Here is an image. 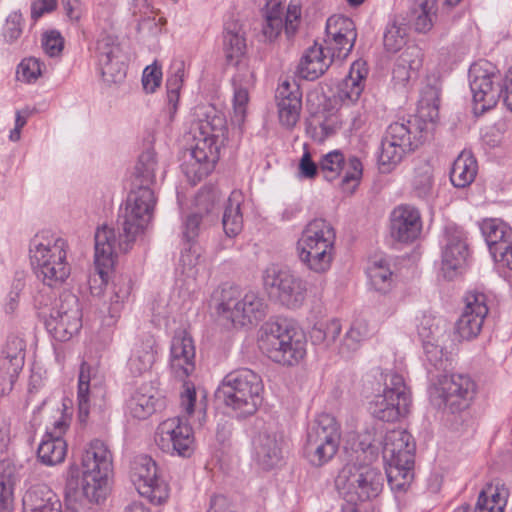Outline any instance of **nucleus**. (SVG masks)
Instances as JSON below:
<instances>
[{
	"instance_id": "nucleus-1",
	"label": "nucleus",
	"mask_w": 512,
	"mask_h": 512,
	"mask_svg": "<svg viewBox=\"0 0 512 512\" xmlns=\"http://www.w3.org/2000/svg\"><path fill=\"white\" fill-rule=\"evenodd\" d=\"M157 166L156 153L152 148L140 154L134 170L137 189L129 193L124 207H120L116 230L103 226L95 233L94 263L101 284L107 283L114 256L127 253L152 219L156 198L150 185L155 181Z\"/></svg>"
},
{
	"instance_id": "nucleus-2",
	"label": "nucleus",
	"mask_w": 512,
	"mask_h": 512,
	"mask_svg": "<svg viewBox=\"0 0 512 512\" xmlns=\"http://www.w3.org/2000/svg\"><path fill=\"white\" fill-rule=\"evenodd\" d=\"M81 465V477L77 466L69 467L66 495L75 500L84 498L99 503L105 499L108 477L113 470L112 453L103 441L92 440L84 451Z\"/></svg>"
},
{
	"instance_id": "nucleus-3",
	"label": "nucleus",
	"mask_w": 512,
	"mask_h": 512,
	"mask_svg": "<svg viewBox=\"0 0 512 512\" xmlns=\"http://www.w3.org/2000/svg\"><path fill=\"white\" fill-rule=\"evenodd\" d=\"M225 130V119L216 112L199 120L193 135L195 143L189 148L190 160L183 164L189 180L199 182L214 169L219 159L218 139L224 136Z\"/></svg>"
},
{
	"instance_id": "nucleus-4",
	"label": "nucleus",
	"mask_w": 512,
	"mask_h": 512,
	"mask_svg": "<svg viewBox=\"0 0 512 512\" xmlns=\"http://www.w3.org/2000/svg\"><path fill=\"white\" fill-rule=\"evenodd\" d=\"M68 244L60 237L35 235L30 241V260L36 277L46 286L60 287L69 277Z\"/></svg>"
},
{
	"instance_id": "nucleus-5",
	"label": "nucleus",
	"mask_w": 512,
	"mask_h": 512,
	"mask_svg": "<svg viewBox=\"0 0 512 512\" xmlns=\"http://www.w3.org/2000/svg\"><path fill=\"white\" fill-rule=\"evenodd\" d=\"M336 233L325 219H313L302 231L296 243L299 261L310 271L326 273L335 257Z\"/></svg>"
},
{
	"instance_id": "nucleus-6",
	"label": "nucleus",
	"mask_w": 512,
	"mask_h": 512,
	"mask_svg": "<svg viewBox=\"0 0 512 512\" xmlns=\"http://www.w3.org/2000/svg\"><path fill=\"white\" fill-rule=\"evenodd\" d=\"M262 392L261 377L248 368H242L224 377L216 395L226 406L246 416L257 411L263 400Z\"/></svg>"
},
{
	"instance_id": "nucleus-7",
	"label": "nucleus",
	"mask_w": 512,
	"mask_h": 512,
	"mask_svg": "<svg viewBox=\"0 0 512 512\" xmlns=\"http://www.w3.org/2000/svg\"><path fill=\"white\" fill-rule=\"evenodd\" d=\"M428 133L425 127L412 120L391 123L381 140L378 153V167L382 173H390L406 153L414 151Z\"/></svg>"
},
{
	"instance_id": "nucleus-8",
	"label": "nucleus",
	"mask_w": 512,
	"mask_h": 512,
	"mask_svg": "<svg viewBox=\"0 0 512 512\" xmlns=\"http://www.w3.org/2000/svg\"><path fill=\"white\" fill-rule=\"evenodd\" d=\"M268 305L259 293L248 291L241 296L238 287L223 285L217 295V313L234 326L256 325L267 313Z\"/></svg>"
},
{
	"instance_id": "nucleus-9",
	"label": "nucleus",
	"mask_w": 512,
	"mask_h": 512,
	"mask_svg": "<svg viewBox=\"0 0 512 512\" xmlns=\"http://www.w3.org/2000/svg\"><path fill=\"white\" fill-rule=\"evenodd\" d=\"M259 347L273 362L288 366L297 364L306 353L303 333L286 323L267 324Z\"/></svg>"
},
{
	"instance_id": "nucleus-10",
	"label": "nucleus",
	"mask_w": 512,
	"mask_h": 512,
	"mask_svg": "<svg viewBox=\"0 0 512 512\" xmlns=\"http://www.w3.org/2000/svg\"><path fill=\"white\" fill-rule=\"evenodd\" d=\"M381 471L368 463H348L339 472L335 485L347 503L376 498L383 488Z\"/></svg>"
},
{
	"instance_id": "nucleus-11",
	"label": "nucleus",
	"mask_w": 512,
	"mask_h": 512,
	"mask_svg": "<svg viewBox=\"0 0 512 512\" xmlns=\"http://www.w3.org/2000/svg\"><path fill=\"white\" fill-rule=\"evenodd\" d=\"M340 440V424L331 414L322 413L308 428L305 456L313 466L321 467L335 456Z\"/></svg>"
},
{
	"instance_id": "nucleus-12",
	"label": "nucleus",
	"mask_w": 512,
	"mask_h": 512,
	"mask_svg": "<svg viewBox=\"0 0 512 512\" xmlns=\"http://www.w3.org/2000/svg\"><path fill=\"white\" fill-rule=\"evenodd\" d=\"M384 385L383 393L377 395L371 404V412L378 420L395 422L409 412L410 394L400 374H386Z\"/></svg>"
},
{
	"instance_id": "nucleus-13",
	"label": "nucleus",
	"mask_w": 512,
	"mask_h": 512,
	"mask_svg": "<svg viewBox=\"0 0 512 512\" xmlns=\"http://www.w3.org/2000/svg\"><path fill=\"white\" fill-rule=\"evenodd\" d=\"M262 279L264 288L287 309L296 310L305 303L307 285L299 276L270 265L264 270Z\"/></svg>"
},
{
	"instance_id": "nucleus-14",
	"label": "nucleus",
	"mask_w": 512,
	"mask_h": 512,
	"mask_svg": "<svg viewBox=\"0 0 512 512\" xmlns=\"http://www.w3.org/2000/svg\"><path fill=\"white\" fill-rule=\"evenodd\" d=\"M45 326L54 339L70 340L82 327V311L79 299L71 292H63L59 303L51 310Z\"/></svg>"
},
{
	"instance_id": "nucleus-15",
	"label": "nucleus",
	"mask_w": 512,
	"mask_h": 512,
	"mask_svg": "<svg viewBox=\"0 0 512 512\" xmlns=\"http://www.w3.org/2000/svg\"><path fill=\"white\" fill-rule=\"evenodd\" d=\"M130 477L138 493L151 503L162 504L168 499V485L160 478L157 464L150 456L139 455L134 458Z\"/></svg>"
},
{
	"instance_id": "nucleus-16",
	"label": "nucleus",
	"mask_w": 512,
	"mask_h": 512,
	"mask_svg": "<svg viewBox=\"0 0 512 512\" xmlns=\"http://www.w3.org/2000/svg\"><path fill=\"white\" fill-rule=\"evenodd\" d=\"M470 89L473 94L474 113L482 115L495 107L504 95L500 74L475 65L470 69Z\"/></svg>"
},
{
	"instance_id": "nucleus-17",
	"label": "nucleus",
	"mask_w": 512,
	"mask_h": 512,
	"mask_svg": "<svg viewBox=\"0 0 512 512\" xmlns=\"http://www.w3.org/2000/svg\"><path fill=\"white\" fill-rule=\"evenodd\" d=\"M155 442L165 453L190 457L194 450L193 429L179 416L166 419L156 430Z\"/></svg>"
},
{
	"instance_id": "nucleus-18",
	"label": "nucleus",
	"mask_w": 512,
	"mask_h": 512,
	"mask_svg": "<svg viewBox=\"0 0 512 512\" xmlns=\"http://www.w3.org/2000/svg\"><path fill=\"white\" fill-rule=\"evenodd\" d=\"M301 16V10L296 5H289L287 9L281 3L269 2L267 10L261 23L260 40L273 42L285 29L288 37L292 36Z\"/></svg>"
},
{
	"instance_id": "nucleus-19",
	"label": "nucleus",
	"mask_w": 512,
	"mask_h": 512,
	"mask_svg": "<svg viewBox=\"0 0 512 512\" xmlns=\"http://www.w3.org/2000/svg\"><path fill=\"white\" fill-rule=\"evenodd\" d=\"M438 390L452 412L467 408L476 394V383L467 374H435Z\"/></svg>"
},
{
	"instance_id": "nucleus-20",
	"label": "nucleus",
	"mask_w": 512,
	"mask_h": 512,
	"mask_svg": "<svg viewBox=\"0 0 512 512\" xmlns=\"http://www.w3.org/2000/svg\"><path fill=\"white\" fill-rule=\"evenodd\" d=\"M487 297L478 291H469L465 297L464 310L456 322V333L462 340H471L481 332L488 314Z\"/></svg>"
},
{
	"instance_id": "nucleus-21",
	"label": "nucleus",
	"mask_w": 512,
	"mask_h": 512,
	"mask_svg": "<svg viewBox=\"0 0 512 512\" xmlns=\"http://www.w3.org/2000/svg\"><path fill=\"white\" fill-rule=\"evenodd\" d=\"M357 31L352 19L333 15L326 22V50L333 51L337 59H345L352 51Z\"/></svg>"
},
{
	"instance_id": "nucleus-22",
	"label": "nucleus",
	"mask_w": 512,
	"mask_h": 512,
	"mask_svg": "<svg viewBox=\"0 0 512 512\" xmlns=\"http://www.w3.org/2000/svg\"><path fill=\"white\" fill-rule=\"evenodd\" d=\"M445 245L442 252V270L448 279H453L462 269L468 257V246L464 231L456 225L445 228Z\"/></svg>"
},
{
	"instance_id": "nucleus-23",
	"label": "nucleus",
	"mask_w": 512,
	"mask_h": 512,
	"mask_svg": "<svg viewBox=\"0 0 512 512\" xmlns=\"http://www.w3.org/2000/svg\"><path fill=\"white\" fill-rule=\"evenodd\" d=\"M170 368L173 375L185 380L195 371V345L185 330L176 331L170 348Z\"/></svg>"
},
{
	"instance_id": "nucleus-24",
	"label": "nucleus",
	"mask_w": 512,
	"mask_h": 512,
	"mask_svg": "<svg viewBox=\"0 0 512 512\" xmlns=\"http://www.w3.org/2000/svg\"><path fill=\"white\" fill-rule=\"evenodd\" d=\"M421 230V215L415 207L400 205L392 211L390 233L396 241L411 243L419 237Z\"/></svg>"
},
{
	"instance_id": "nucleus-25",
	"label": "nucleus",
	"mask_w": 512,
	"mask_h": 512,
	"mask_svg": "<svg viewBox=\"0 0 512 512\" xmlns=\"http://www.w3.org/2000/svg\"><path fill=\"white\" fill-rule=\"evenodd\" d=\"M416 445L410 433L403 429L388 431L382 442V454L386 463L414 465Z\"/></svg>"
},
{
	"instance_id": "nucleus-26",
	"label": "nucleus",
	"mask_w": 512,
	"mask_h": 512,
	"mask_svg": "<svg viewBox=\"0 0 512 512\" xmlns=\"http://www.w3.org/2000/svg\"><path fill=\"white\" fill-rule=\"evenodd\" d=\"M275 98L280 123L288 129L293 128L299 121L302 109V93L299 86L294 80H285L278 86Z\"/></svg>"
},
{
	"instance_id": "nucleus-27",
	"label": "nucleus",
	"mask_w": 512,
	"mask_h": 512,
	"mask_svg": "<svg viewBox=\"0 0 512 512\" xmlns=\"http://www.w3.org/2000/svg\"><path fill=\"white\" fill-rule=\"evenodd\" d=\"M333 51H327L326 47L315 43L309 47L302 56L298 65L300 77L313 81L322 76L330 67L334 59Z\"/></svg>"
},
{
	"instance_id": "nucleus-28",
	"label": "nucleus",
	"mask_w": 512,
	"mask_h": 512,
	"mask_svg": "<svg viewBox=\"0 0 512 512\" xmlns=\"http://www.w3.org/2000/svg\"><path fill=\"white\" fill-rule=\"evenodd\" d=\"M120 46L112 35H104L97 42L98 61L103 76L116 81L125 75L123 63L119 61Z\"/></svg>"
},
{
	"instance_id": "nucleus-29",
	"label": "nucleus",
	"mask_w": 512,
	"mask_h": 512,
	"mask_svg": "<svg viewBox=\"0 0 512 512\" xmlns=\"http://www.w3.org/2000/svg\"><path fill=\"white\" fill-rule=\"evenodd\" d=\"M438 332V328L432 331L426 326H422L419 329L426 361L431 366V368H428V371L432 377L434 376V371L437 374H443L451 365L447 354L444 353L443 347L439 344V338L436 335Z\"/></svg>"
},
{
	"instance_id": "nucleus-30",
	"label": "nucleus",
	"mask_w": 512,
	"mask_h": 512,
	"mask_svg": "<svg viewBox=\"0 0 512 512\" xmlns=\"http://www.w3.org/2000/svg\"><path fill=\"white\" fill-rule=\"evenodd\" d=\"M258 464L265 470L278 466L283 459L282 440L275 433L260 432L254 440Z\"/></svg>"
},
{
	"instance_id": "nucleus-31",
	"label": "nucleus",
	"mask_w": 512,
	"mask_h": 512,
	"mask_svg": "<svg viewBox=\"0 0 512 512\" xmlns=\"http://www.w3.org/2000/svg\"><path fill=\"white\" fill-rule=\"evenodd\" d=\"M22 501L24 512H62L58 496L46 484L30 487Z\"/></svg>"
},
{
	"instance_id": "nucleus-32",
	"label": "nucleus",
	"mask_w": 512,
	"mask_h": 512,
	"mask_svg": "<svg viewBox=\"0 0 512 512\" xmlns=\"http://www.w3.org/2000/svg\"><path fill=\"white\" fill-rule=\"evenodd\" d=\"M157 390L151 383H143L137 387L127 400L129 414L139 420L147 419L157 409L159 398Z\"/></svg>"
},
{
	"instance_id": "nucleus-33",
	"label": "nucleus",
	"mask_w": 512,
	"mask_h": 512,
	"mask_svg": "<svg viewBox=\"0 0 512 512\" xmlns=\"http://www.w3.org/2000/svg\"><path fill=\"white\" fill-rule=\"evenodd\" d=\"M157 355L156 340L150 335H144L137 342L128 360V369L134 376L148 372L155 363Z\"/></svg>"
},
{
	"instance_id": "nucleus-34",
	"label": "nucleus",
	"mask_w": 512,
	"mask_h": 512,
	"mask_svg": "<svg viewBox=\"0 0 512 512\" xmlns=\"http://www.w3.org/2000/svg\"><path fill=\"white\" fill-rule=\"evenodd\" d=\"M439 89L432 85H426L421 91V97L418 104V116L412 123L427 125L428 132L434 129V125L439 118Z\"/></svg>"
},
{
	"instance_id": "nucleus-35",
	"label": "nucleus",
	"mask_w": 512,
	"mask_h": 512,
	"mask_svg": "<svg viewBox=\"0 0 512 512\" xmlns=\"http://www.w3.org/2000/svg\"><path fill=\"white\" fill-rule=\"evenodd\" d=\"M422 66V53L417 46L407 47L399 56L393 69V80L406 85L410 79L416 77Z\"/></svg>"
},
{
	"instance_id": "nucleus-36",
	"label": "nucleus",
	"mask_w": 512,
	"mask_h": 512,
	"mask_svg": "<svg viewBox=\"0 0 512 512\" xmlns=\"http://www.w3.org/2000/svg\"><path fill=\"white\" fill-rule=\"evenodd\" d=\"M408 17L415 31L427 33L437 17V0H412Z\"/></svg>"
},
{
	"instance_id": "nucleus-37",
	"label": "nucleus",
	"mask_w": 512,
	"mask_h": 512,
	"mask_svg": "<svg viewBox=\"0 0 512 512\" xmlns=\"http://www.w3.org/2000/svg\"><path fill=\"white\" fill-rule=\"evenodd\" d=\"M477 174V162L469 152H462L454 160L450 180L455 187L465 188L475 179Z\"/></svg>"
},
{
	"instance_id": "nucleus-38",
	"label": "nucleus",
	"mask_w": 512,
	"mask_h": 512,
	"mask_svg": "<svg viewBox=\"0 0 512 512\" xmlns=\"http://www.w3.org/2000/svg\"><path fill=\"white\" fill-rule=\"evenodd\" d=\"M507 497L508 492L503 486L488 484L479 493L474 512H504Z\"/></svg>"
},
{
	"instance_id": "nucleus-39",
	"label": "nucleus",
	"mask_w": 512,
	"mask_h": 512,
	"mask_svg": "<svg viewBox=\"0 0 512 512\" xmlns=\"http://www.w3.org/2000/svg\"><path fill=\"white\" fill-rule=\"evenodd\" d=\"M67 452V444L63 438H53L45 434L41 441L37 456L45 465L53 466L64 461Z\"/></svg>"
},
{
	"instance_id": "nucleus-40",
	"label": "nucleus",
	"mask_w": 512,
	"mask_h": 512,
	"mask_svg": "<svg viewBox=\"0 0 512 512\" xmlns=\"http://www.w3.org/2000/svg\"><path fill=\"white\" fill-rule=\"evenodd\" d=\"M223 49L226 60L229 63L237 64L239 58L244 55L246 42L241 31V27L237 23L229 24L224 33Z\"/></svg>"
},
{
	"instance_id": "nucleus-41",
	"label": "nucleus",
	"mask_w": 512,
	"mask_h": 512,
	"mask_svg": "<svg viewBox=\"0 0 512 512\" xmlns=\"http://www.w3.org/2000/svg\"><path fill=\"white\" fill-rule=\"evenodd\" d=\"M434 169L429 161H422L414 171L412 190L416 197L429 199L433 195Z\"/></svg>"
},
{
	"instance_id": "nucleus-42",
	"label": "nucleus",
	"mask_w": 512,
	"mask_h": 512,
	"mask_svg": "<svg viewBox=\"0 0 512 512\" xmlns=\"http://www.w3.org/2000/svg\"><path fill=\"white\" fill-rule=\"evenodd\" d=\"M480 229L490 253H492V248L495 246L498 247L502 242L512 240V228L498 219L483 220Z\"/></svg>"
},
{
	"instance_id": "nucleus-43",
	"label": "nucleus",
	"mask_w": 512,
	"mask_h": 512,
	"mask_svg": "<svg viewBox=\"0 0 512 512\" xmlns=\"http://www.w3.org/2000/svg\"><path fill=\"white\" fill-rule=\"evenodd\" d=\"M222 224L225 234L228 237H235L243 228V216L240 209L239 195L233 192L228 198L225 207Z\"/></svg>"
},
{
	"instance_id": "nucleus-44",
	"label": "nucleus",
	"mask_w": 512,
	"mask_h": 512,
	"mask_svg": "<svg viewBox=\"0 0 512 512\" xmlns=\"http://www.w3.org/2000/svg\"><path fill=\"white\" fill-rule=\"evenodd\" d=\"M414 465H405L404 463H387L386 476L391 490L396 492H405L411 485L414 472Z\"/></svg>"
},
{
	"instance_id": "nucleus-45",
	"label": "nucleus",
	"mask_w": 512,
	"mask_h": 512,
	"mask_svg": "<svg viewBox=\"0 0 512 512\" xmlns=\"http://www.w3.org/2000/svg\"><path fill=\"white\" fill-rule=\"evenodd\" d=\"M377 427L366 425L358 434V448L365 454V460L372 462L378 458L381 442L376 438Z\"/></svg>"
},
{
	"instance_id": "nucleus-46",
	"label": "nucleus",
	"mask_w": 512,
	"mask_h": 512,
	"mask_svg": "<svg viewBox=\"0 0 512 512\" xmlns=\"http://www.w3.org/2000/svg\"><path fill=\"white\" fill-rule=\"evenodd\" d=\"M12 468L9 464H0V512H11L13 502Z\"/></svg>"
},
{
	"instance_id": "nucleus-47",
	"label": "nucleus",
	"mask_w": 512,
	"mask_h": 512,
	"mask_svg": "<svg viewBox=\"0 0 512 512\" xmlns=\"http://www.w3.org/2000/svg\"><path fill=\"white\" fill-rule=\"evenodd\" d=\"M345 158L342 152L335 150L322 156L319 161V169L323 177L332 181L336 179L344 169Z\"/></svg>"
},
{
	"instance_id": "nucleus-48",
	"label": "nucleus",
	"mask_w": 512,
	"mask_h": 512,
	"mask_svg": "<svg viewBox=\"0 0 512 512\" xmlns=\"http://www.w3.org/2000/svg\"><path fill=\"white\" fill-rule=\"evenodd\" d=\"M407 28L404 24H399L396 21L388 24L384 36L383 44L386 51L396 53L406 43Z\"/></svg>"
},
{
	"instance_id": "nucleus-49",
	"label": "nucleus",
	"mask_w": 512,
	"mask_h": 512,
	"mask_svg": "<svg viewBox=\"0 0 512 512\" xmlns=\"http://www.w3.org/2000/svg\"><path fill=\"white\" fill-rule=\"evenodd\" d=\"M369 277L377 291L386 293L390 290L393 282V273L383 261H375L369 267Z\"/></svg>"
},
{
	"instance_id": "nucleus-50",
	"label": "nucleus",
	"mask_w": 512,
	"mask_h": 512,
	"mask_svg": "<svg viewBox=\"0 0 512 512\" xmlns=\"http://www.w3.org/2000/svg\"><path fill=\"white\" fill-rule=\"evenodd\" d=\"M132 289L131 280L128 277H119L117 281L113 283V295L111 296V303L109 313L112 317H115L125 300L130 296Z\"/></svg>"
},
{
	"instance_id": "nucleus-51",
	"label": "nucleus",
	"mask_w": 512,
	"mask_h": 512,
	"mask_svg": "<svg viewBox=\"0 0 512 512\" xmlns=\"http://www.w3.org/2000/svg\"><path fill=\"white\" fill-rule=\"evenodd\" d=\"M340 332V322L338 320H331L325 324L315 326L311 331V338L315 343L330 346L336 341Z\"/></svg>"
},
{
	"instance_id": "nucleus-52",
	"label": "nucleus",
	"mask_w": 512,
	"mask_h": 512,
	"mask_svg": "<svg viewBox=\"0 0 512 512\" xmlns=\"http://www.w3.org/2000/svg\"><path fill=\"white\" fill-rule=\"evenodd\" d=\"M89 374L85 372V365L83 364L80 369L78 379V417L80 422H86L89 416Z\"/></svg>"
},
{
	"instance_id": "nucleus-53",
	"label": "nucleus",
	"mask_w": 512,
	"mask_h": 512,
	"mask_svg": "<svg viewBox=\"0 0 512 512\" xmlns=\"http://www.w3.org/2000/svg\"><path fill=\"white\" fill-rule=\"evenodd\" d=\"M24 18L21 12H11L3 26V37L6 43L12 44L16 42L23 33Z\"/></svg>"
},
{
	"instance_id": "nucleus-54",
	"label": "nucleus",
	"mask_w": 512,
	"mask_h": 512,
	"mask_svg": "<svg viewBox=\"0 0 512 512\" xmlns=\"http://www.w3.org/2000/svg\"><path fill=\"white\" fill-rule=\"evenodd\" d=\"M185 245L186 247L181 252L179 262L183 272H187L189 276L195 277V268L201 260V249L196 243H186Z\"/></svg>"
},
{
	"instance_id": "nucleus-55",
	"label": "nucleus",
	"mask_w": 512,
	"mask_h": 512,
	"mask_svg": "<svg viewBox=\"0 0 512 512\" xmlns=\"http://www.w3.org/2000/svg\"><path fill=\"white\" fill-rule=\"evenodd\" d=\"M220 200V195L217 189L213 187H205L199 191L196 196L195 204L198 208L199 214L204 212L206 214L213 213L218 202Z\"/></svg>"
},
{
	"instance_id": "nucleus-56",
	"label": "nucleus",
	"mask_w": 512,
	"mask_h": 512,
	"mask_svg": "<svg viewBox=\"0 0 512 512\" xmlns=\"http://www.w3.org/2000/svg\"><path fill=\"white\" fill-rule=\"evenodd\" d=\"M2 356L16 361V367L18 365H24L25 359V343L24 341L16 336L8 338L6 345L2 351Z\"/></svg>"
},
{
	"instance_id": "nucleus-57",
	"label": "nucleus",
	"mask_w": 512,
	"mask_h": 512,
	"mask_svg": "<svg viewBox=\"0 0 512 512\" xmlns=\"http://www.w3.org/2000/svg\"><path fill=\"white\" fill-rule=\"evenodd\" d=\"M234 85V97H233V110L234 116L233 121L238 125L244 122L245 114H246V105L249 100L248 91L246 88L236 86L235 81Z\"/></svg>"
},
{
	"instance_id": "nucleus-58",
	"label": "nucleus",
	"mask_w": 512,
	"mask_h": 512,
	"mask_svg": "<svg viewBox=\"0 0 512 512\" xmlns=\"http://www.w3.org/2000/svg\"><path fill=\"white\" fill-rule=\"evenodd\" d=\"M42 66L43 64L36 58L24 59L17 70L18 78L26 82L35 81L42 74Z\"/></svg>"
},
{
	"instance_id": "nucleus-59",
	"label": "nucleus",
	"mask_w": 512,
	"mask_h": 512,
	"mask_svg": "<svg viewBox=\"0 0 512 512\" xmlns=\"http://www.w3.org/2000/svg\"><path fill=\"white\" fill-rule=\"evenodd\" d=\"M344 176L341 180V186L345 189V187L353 182V189L358 184L362 176V163L357 157H350L344 165Z\"/></svg>"
},
{
	"instance_id": "nucleus-60",
	"label": "nucleus",
	"mask_w": 512,
	"mask_h": 512,
	"mask_svg": "<svg viewBox=\"0 0 512 512\" xmlns=\"http://www.w3.org/2000/svg\"><path fill=\"white\" fill-rule=\"evenodd\" d=\"M42 47L50 57L58 56L64 47V40L56 30H50L43 34Z\"/></svg>"
},
{
	"instance_id": "nucleus-61",
	"label": "nucleus",
	"mask_w": 512,
	"mask_h": 512,
	"mask_svg": "<svg viewBox=\"0 0 512 512\" xmlns=\"http://www.w3.org/2000/svg\"><path fill=\"white\" fill-rule=\"evenodd\" d=\"M201 221L202 216L199 213H193L187 217L183 226V238L186 243H196L200 233Z\"/></svg>"
},
{
	"instance_id": "nucleus-62",
	"label": "nucleus",
	"mask_w": 512,
	"mask_h": 512,
	"mask_svg": "<svg viewBox=\"0 0 512 512\" xmlns=\"http://www.w3.org/2000/svg\"><path fill=\"white\" fill-rule=\"evenodd\" d=\"M162 72L156 64L147 66L143 71L142 84L147 92H154L160 86Z\"/></svg>"
},
{
	"instance_id": "nucleus-63",
	"label": "nucleus",
	"mask_w": 512,
	"mask_h": 512,
	"mask_svg": "<svg viewBox=\"0 0 512 512\" xmlns=\"http://www.w3.org/2000/svg\"><path fill=\"white\" fill-rule=\"evenodd\" d=\"M362 91L363 86L361 84V77L359 76L357 79L350 77L341 89L340 97L342 100L355 102L359 99Z\"/></svg>"
},
{
	"instance_id": "nucleus-64",
	"label": "nucleus",
	"mask_w": 512,
	"mask_h": 512,
	"mask_svg": "<svg viewBox=\"0 0 512 512\" xmlns=\"http://www.w3.org/2000/svg\"><path fill=\"white\" fill-rule=\"evenodd\" d=\"M492 256L495 261L502 263L512 270V240L504 241L500 246L492 248Z\"/></svg>"
}]
</instances>
